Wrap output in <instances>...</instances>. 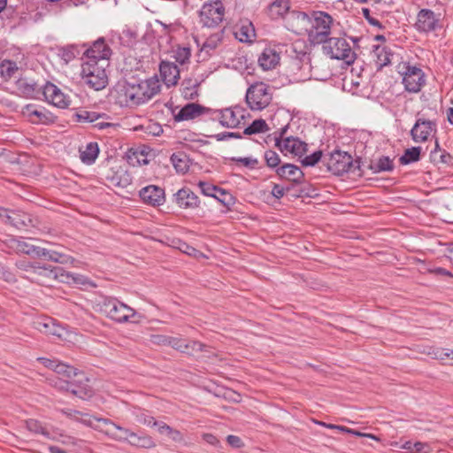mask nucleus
Masks as SVG:
<instances>
[{
  "label": "nucleus",
  "instance_id": "1",
  "mask_svg": "<svg viewBox=\"0 0 453 453\" xmlns=\"http://www.w3.org/2000/svg\"><path fill=\"white\" fill-rule=\"evenodd\" d=\"M160 81L157 77L138 81L120 80L111 90V96L120 106L134 107L145 104L160 91Z\"/></svg>",
  "mask_w": 453,
  "mask_h": 453
},
{
  "label": "nucleus",
  "instance_id": "2",
  "mask_svg": "<svg viewBox=\"0 0 453 453\" xmlns=\"http://www.w3.org/2000/svg\"><path fill=\"white\" fill-rule=\"evenodd\" d=\"M55 372L58 377L49 378V384L60 391L71 392L73 395L81 398L92 396V390L86 388L78 387L73 378L78 375V370L65 363L58 362Z\"/></svg>",
  "mask_w": 453,
  "mask_h": 453
},
{
  "label": "nucleus",
  "instance_id": "3",
  "mask_svg": "<svg viewBox=\"0 0 453 453\" xmlns=\"http://www.w3.org/2000/svg\"><path fill=\"white\" fill-rule=\"evenodd\" d=\"M29 280L42 286H50L54 280L67 284L76 283L85 285L87 283V280L81 275L67 273L61 267H53L41 265L40 263L36 265Z\"/></svg>",
  "mask_w": 453,
  "mask_h": 453
},
{
  "label": "nucleus",
  "instance_id": "4",
  "mask_svg": "<svg viewBox=\"0 0 453 453\" xmlns=\"http://www.w3.org/2000/svg\"><path fill=\"white\" fill-rule=\"evenodd\" d=\"M333 18L324 12H314L311 16V27L307 33L311 44L325 43L330 37Z\"/></svg>",
  "mask_w": 453,
  "mask_h": 453
},
{
  "label": "nucleus",
  "instance_id": "5",
  "mask_svg": "<svg viewBox=\"0 0 453 453\" xmlns=\"http://www.w3.org/2000/svg\"><path fill=\"white\" fill-rule=\"evenodd\" d=\"M101 309L109 319L118 323H135L141 319V316L133 308L115 298L105 299Z\"/></svg>",
  "mask_w": 453,
  "mask_h": 453
},
{
  "label": "nucleus",
  "instance_id": "6",
  "mask_svg": "<svg viewBox=\"0 0 453 453\" xmlns=\"http://www.w3.org/2000/svg\"><path fill=\"white\" fill-rule=\"evenodd\" d=\"M105 65L96 60H87L81 65V78L89 88L95 90L104 88L108 83Z\"/></svg>",
  "mask_w": 453,
  "mask_h": 453
},
{
  "label": "nucleus",
  "instance_id": "7",
  "mask_svg": "<svg viewBox=\"0 0 453 453\" xmlns=\"http://www.w3.org/2000/svg\"><path fill=\"white\" fill-rule=\"evenodd\" d=\"M273 100V89L265 82L251 84L246 92V103L251 111H262Z\"/></svg>",
  "mask_w": 453,
  "mask_h": 453
},
{
  "label": "nucleus",
  "instance_id": "8",
  "mask_svg": "<svg viewBox=\"0 0 453 453\" xmlns=\"http://www.w3.org/2000/svg\"><path fill=\"white\" fill-rule=\"evenodd\" d=\"M323 51L331 58L342 60L350 65L356 59V53L344 38L330 37L323 45Z\"/></svg>",
  "mask_w": 453,
  "mask_h": 453
},
{
  "label": "nucleus",
  "instance_id": "9",
  "mask_svg": "<svg viewBox=\"0 0 453 453\" xmlns=\"http://www.w3.org/2000/svg\"><path fill=\"white\" fill-rule=\"evenodd\" d=\"M225 8L220 0H210L204 3L199 12L200 23L207 27L219 26L224 19Z\"/></svg>",
  "mask_w": 453,
  "mask_h": 453
},
{
  "label": "nucleus",
  "instance_id": "10",
  "mask_svg": "<svg viewBox=\"0 0 453 453\" xmlns=\"http://www.w3.org/2000/svg\"><path fill=\"white\" fill-rule=\"evenodd\" d=\"M404 71L401 72L403 76V84L406 91L410 93H418L426 84V76L424 72L416 66L404 64Z\"/></svg>",
  "mask_w": 453,
  "mask_h": 453
},
{
  "label": "nucleus",
  "instance_id": "11",
  "mask_svg": "<svg viewBox=\"0 0 453 453\" xmlns=\"http://www.w3.org/2000/svg\"><path fill=\"white\" fill-rule=\"evenodd\" d=\"M2 242L7 248L17 253H23L35 258L42 257V255L44 254L42 248L33 245L21 238L19 239L14 236H8L3 240Z\"/></svg>",
  "mask_w": 453,
  "mask_h": 453
},
{
  "label": "nucleus",
  "instance_id": "12",
  "mask_svg": "<svg viewBox=\"0 0 453 453\" xmlns=\"http://www.w3.org/2000/svg\"><path fill=\"white\" fill-rule=\"evenodd\" d=\"M326 165L330 172L340 175L349 171L352 165V158L347 152L334 150L330 154Z\"/></svg>",
  "mask_w": 453,
  "mask_h": 453
},
{
  "label": "nucleus",
  "instance_id": "13",
  "mask_svg": "<svg viewBox=\"0 0 453 453\" xmlns=\"http://www.w3.org/2000/svg\"><path fill=\"white\" fill-rule=\"evenodd\" d=\"M311 17L305 12L293 11L287 19V27L296 35H306L311 27Z\"/></svg>",
  "mask_w": 453,
  "mask_h": 453
},
{
  "label": "nucleus",
  "instance_id": "14",
  "mask_svg": "<svg viewBox=\"0 0 453 453\" xmlns=\"http://www.w3.org/2000/svg\"><path fill=\"white\" fill-rule=\"evenodd\" d=\"M97 425L101 426L102 429H99L100 431L104 432L111 438L119 441L130 440L134 433L129 429L116 425L107 418H99Z\"/></svg>",
  "mask_w": 453,
  "mask_h": 453
},
{
  "label": "nucleus",
  "instance_id": "15",
  "mask_svg": "<svg viewBox=\"0 0 453 453\" xmlns=\"http://www.w3.org/2000/svg\"><path fill=\"white\" fill-rule=\"evenodd\" d=\"M276 146L285 153H290L294 156L302 157L307 152V144L298 138L293 136L281 140H276Z\"/></svg>",
  "mask_w": 453,
  "mask_h": 453
},
{
  "label": "nucleus",
  "instance_id": "16",
  "mask_svg": "<svg viewBox=\"0 0 453 453\" xmlns=\"http://www.w3.org/2000/svg\"><path fill=\"white\" fill-rule=\"evenodd\" d=\"M45 99L52 105L65 109L70 104V99L56 85L48 82L43 88Z\"/></svg>",
  "mask_w": 453,
  "mask_h": 453
},
{
  "label": "nucleus",
  "instance_id": "17",
  "mask_svg": "<svg viewBox=\"0 0 453 453\" xmlns=\"http://www.w3.org/2000/svg\"><path fill=\"white\" fill-rule=\"evenodd\" d=\"M35 327L42 334L48 336H55L58 339H65L67 334L66 329L51 318H45L36 321Z\"/></svg>",
  "mask_w": 453,
  "mask_h": 453
},
{
  "label": "nucleus",
  "instance_id": "18",
  "mask_svg": "<svg viewBox=\"0 0 453 453\" xmlns=\"http://www.w3.org/2000/svg\"><path fill=\"white\" fill-rule=\"evenodd\" d=\"M111 49L105 43L104 40L100 38L96 41L93 45L85 51L88 60H96L100 64H106L111 56Z\"/></svg>",
  "mask_w": 453,
  "mask_h": 453
},
{
  "label": "nucleus",
  "instance_id": "19",
  "mask_svg": "<svg viewBox=\"0 0 453 453\" xmlns=\"http://www.w3.org/2000/svg\"><path fill=\"white\" fill-rule=\"evenodd\" d=\"M139 195L145 203L152 206H159L165 202L164 189L155 185L142 188Z\"/></svg>",
  "mask_w": 453,
  "mask_h": 453
},
{
  "label": "nucleus",
  "instance_id": "20",
  "mask_svg": "<svg viewBox=\"0 0 453 453\" xmlns=\"http://www.w3.org/2000/svg\"><path fill=\"white\" fill-rule=\"evenodd\" d=\"M177 204L183 209H195L200 204L198 196L189 188H184L175 194Z\"/></svg>",
  "mask_w": 453,
  "mask_h": 453
},
{
  "label": "nucleus",
  "instance_id": "21",
  "mask_svg": "<svg viewBox=\"0 0 453 453\" xmlns=\"http://www.w3.org/2000/svg\"><path fill=\"white\" fill-rule=\"evenodd\" d=\"M169 346L173 349L187 354H194L198 351H203L206 346L199 342L191 341L187 342L185 340L170 337Z\"/></svg>",
  "mask_w": 453,
  "mask_h": 453
},
{
  "label": "nucleus",
  "instance_id": "22",
  "mask_svg": "<svg viewBox=\"0 0 453 453\" xmlns=\"http://www.w3.org/2000/svg\"><path fill=\"white\" fill-rule=\"evenodd\" d=\"M60 411L70 419L79 421L83 425L93 427L95 429H102L101 426L97 425V420L99 418H96L88 413H82L79 411L69 408L61 409Z\"/></svg>",
  "mask_w": 453,
  "mask_h": 453
},
{
  "label": "nucleus",
  "instance_id": "23",
  "mask_svg": "<svg viewBox=\"0 0 453 453\" xmlns=\"http://www.w3.org/2000/svg\"><path fill=\"white\" fill-rule=\"evenodd\" d=\"M437 23L434 12L428 9H422L417 17L415 24L416 28L421 32H430L434 30Z\"/></svg>",
  "mask_w": 453,
  "mask_h": 453
},
{
  "label": "nucleus",
  "instance_id": "24",
  "mask_svg": "<svg viewBox=\"0 0 453 453\" xmlns=\"http://www.w3.org/2000/svg\"><path fill=\"white\" fill-rule=\"evenodd\" d=\"M159 71L163 81L167 87L174 86L180 79V70L173 63L162 61L159 66Z\"/></svg>",
  "mask_w": 453,
  "mask_h": 453
},
{
  "label": "nucleus",
  "instance_id": "25",
  "mask_svg": "<svg viewBox=\"0 0 453 453\" xmlns=\"http://www.w3.org/2000/svg\"><path fill=\"white\" fill-rule=\"evenodd\" d=\"M23 113L28 118L29 121L34 124H48L53 121L50 114L31 104L25 107Z\"/></svg>",
  "mask_w": 453,
  "mask_h": 453
},
{
  "label": "nucleus",
  "instance_id": "26",
  "mask_svg": "<svg viewBox=\"0 0 453 453\" xmlns=\"http://www.w3.org/2000/svg\"><path fill=\"white\" fill-rule=\"evenodd\" d=\"M432 131V122L418 119L411 129V136L414 142H422L427 140Z\"/></svg>",
  "mask_w": 453,
  "mask_h": 453
},
{
  "label": "nucleus",
  "instance_id": "27",
  "mask_svg": "<svg viewBox=\"0 0 453 453\" xmlns=\"http://www.w3.org/2000/svg\"><path fill=\"white\" fill-rule=\"evenodd\" d=\"M242 119L243 115L239 110L226 108L220 111L219 122L224 127L234 128L240 125Z\"/></svg>",
  "mask_w": 453,
  "mask_h": 453
},
{
  "label": "nucleus",
  "instance_id": "28",
  "mask_svg": "<svg viewBox=\"0 0 453 453\" xmlns=\"http://www.w3.org/2000/svg\"><path fill=\"white\" fill-rule=\"evenodd\" d=\"M205 111V108L197 104H188L180 109L175 116L178 121L190 120L201 116Z\"/></svg>",
  "mask_w": 453,
  "mask_h": 453
},
{
  "label": "nucleus",
  "instance_id": "29",
  "mask_svg": "<svg viewBox=\"0 0 453 453\" xmlns=\"http://www.w3.org/2000/svg\"><path fill=\"white\" fill-rule=\"evenodd\" d=\"M277 174L280 178L289 180L293 182H301L303 173L301 169L292 164H285L276 170Z\"/></svg>",
  "mask_w": 453,
  "mask_h": 453
},
{
  "label": "nucleus",
  "instance_id": "30",
  "mask_svg": "<svg viewBox=\"0 0 453 453\" xmlns=\"http://www.w3.org/2000/svg\"><path fill=\"white\" fill-rule=\"evenodd\" d=\"M280 62L279 53L271 48H266L258 58L259 65L264 70L273 69Z\"/></svg>",
  "mask_w": 453,
  "mask_h": 453
},
{
  "label": "nucleus",
  "instance_id": "31",
  "mask_svg": "<svg viewBox=\"0 0 453 453\" xmlns=\"http://www.w3.org/2000/svg\"><path fill=\"white\" fill-rule=\"evenodd\" d=\"M372 53L378 69H381L391 63L393 54L388 47L380 45L374 46Z\"/></svg>",
  "mask_w": 453,
  "mask_h": 453
},
{
  "label": "nucleus",
  "instance_id": "32",
  "mask_svg": "<svg viewBox=\"0 0 453 453\" xmlns=\"http://www.w3.org/2000/svg\"><path fill=\"white\" fill-rule=\"evenodd\" d=\"M289 10V0H274L268 7L269 15L273 19L283 18Z\"/></svg>",
  "mask_w": 453,
  "mask_h": 453
},
{
  "label": "nucleus",
  "instance_id": "33",
  "mask_svg": "<svg viewBox=\"0 0 453 453\" xmlns=\"http://www.w3.org/2000/svg\"><path fill=\"white\" fill-rule=\"evenodd\" d=\"M81 159L87 165H91L96 159L99 148L96 142H89L84 149H80Z\"/></svg>",
  "mask_w": 453,
  "mask_h": 453
},
{
  "label": "nucleus",
  "instance_id": "34",
  "mask_svg": "<svg viewBox=\"0 0 453 453\" xmlns=\"http://www.w3.org/2000/svg\"><path fill=\"white\" fill-rule=\"evenodd\" d=\"M199 83L196 80L186 79L182 82V96L188 100H194L198 96Z\"/></svg>",
  "mask_w": 453,
  "mask_h": 453
},
{
  "label": "nucleus",
  "instance_id": "35",
  "mask_svg": "<svg viewBox=\"0 0 453 453\" xmlns=\"http://www.w3.org/2000/svg\"><path fill=\"white\" fill-rule=\"evenodd\" d=\"M128 442L133 446L141 447L144 449H151L156 446L154 440L150 435H139L135 433H133L130 440H128Z\"/></svg>",
  "mask_w": 453,
  "mask_h": 453
},
{
  "label": "nucleus",
  "instance_id": "36",
  "mask_svg": "<svg viewBox=\"0 0 453 453\" xmlns=\"http://www.w3.org/2000/svg\"><path fill=\"white\" fill-rule=\"evenodd\" d=\"M42 250L44 253L42 255V257H46L52 262L66 265V264H73L74 261L73 257L67 256L65 254L58 252L56 250H46L44 248H42Z\"/></svg>",
  "mask_w": 453,
  "mask_h": 453
},
{
  "label": "nucleus",
  "instance_id": "37",
  "mask_svg": "<svg viewBox=\"0 0 453 453\" xmlns=\"http://www.w3.org/2000/svg\"><path fill=\"white\" fill-rule=\"evenodd\" d=\"M221 40L222 35L220 33L211 35L203 42L201 48V53L210 56L211 51L215 50L219 47V45L221 42Z\"/></svg>",
  "mask_w": 453,
  "mask_h": 453
},
{
  "label": "nucleus",
  "instance_id": "38",
  "mask_svg": "<svg viewBox=\"0 0 453 453\" xmlns=\"http://www.w3.org/2000/svg\"><path fill=\"white\" fill-rule=\"evenodd\" d=\"M171 162L179 173H185L189 168L188 157L184 153L173 154Z\"/></svg>",
  "mask_w": 453,
  "mask_h": 453
},
{
  "label": "nucleus",
  "instance_id": "39",
  "mask_svg": "<svg viewBox=\"0 0 453 453\" xmlns=\"http://www.w3.org/2000/svg\"><path fill=\"white\" fill-rule=\"evenodd\" d=\"M37 264H38L37 262H30L27 260L22 259V260L16 262V267L20 272L21 276L24 279H27L29 280Z\"/></svg>",
  "mask_w": 453,
  "mask_h": 453
},
{
  "label": "nucleus",
  "instance_id": "40",
  "mask_svg": "<svg viewBox=\"0 0 453 453\" xmlns=\"http://www.w3.org/2000/svg\"><path fill=\"white\" fill-rule=\"evenodd\" d=\"M26 427L27 430L36 434H42L46 437H50V435L47 427L37 419L30 418L26 420Z\"/></svg>",
  "mask_w": 453,
  "mask_h": 453
},
{
  "label": "nucleus",
  "instance_id": "41",
  "mask_svg": "<svg viewBox=\"0 0 453 453\" xmlns=\"http://www.w3.org/2000/svg\"><path fill=\"white\" fill-rule=\"evenodd\" d=\"M269 131V127L266 124V122L262 119H256L254 120L251 125H250L248 127L244 129L243 134H259V133H265Z\"/></svg>",
  "mask_w": 453,
  "mask_h": 453
},
{
  "label": "nucleus",
  "instance_id": "42",
  "mask_svg": "<svg viewBox=\"0 0 453 453\" xmlns=\"http://www.w3.org/2000/svg\"><path fill=\"white\" fill-rule=\"evenodd\" d=\"M191 51L189 47H177L173 50V58L180 65H184L189 62Z\"/></svg>",
  "mask_w": 453,
  "mask_h": 453
},
{
  "label": "nucleus",
  "instance_id": "43",
  "mask_svg": "<svg viewBox=\"0 0 453 453\" xmlns=\"http://www.w3.org/2000/svg\"><path fill=\"white\" fill-rule=\"evenodd\" d=\"M420 155V148L419 147H412L411 149H407L404 154L400 157V162L403 165H407L412 162H416L419 159Z\"/></svg>",
  "mask_w": 453,
  "mask_h": 453
},
{
  "label": "nucleus",
  "instance_id": "44",
  "mask_svg": "<svg viewBox=\"0 0 453 453\" xmlns=\"http://www.w3.org/2000/svg\"><path fill=\"white\" fill-rule=\"evenodd\" d=\"M198 186L202 191V193L208 196H212L217 198V192L220 193L221 195H225V191L221 188H218L217 186L211 185L208 182L204 181H199Z\"/></svg>",
  "mask_w": 453,
  "mask_h": 453
},
{
  "label": "nucleus",
  "instance_id": "45",
  "mask_svg": "<svg viewBox=\"0 0 453 453\" xmlns=\"http://www.w3.org/2000/svg\"><path fill=\"white\" fill-rule=\"evenodd\" d=\"M112 180H114L115 185L122 188L128 186L132 181L130 174L123 169L118 170Z\"/></svg>",
  "mask_w": 453,
  "mask_h": 453
},
{
  "label": "nucleus",
  "instance_id": "46",
  "mask_svg": "<svg viewBox=\"0 0 453 453\" xmlns=\"http://www.w3.org/2000/svg\"><path fill=\"white\" fill-rule=\"evenodd\" d=\"M424 353L432 357L434 359L444 360L446 357H449L453 355V350L446 349L444 351V349L439 348L429 347Z\"/></svg>",
  "mask_w": 453,
  "mask_h": 453
},
{
  "label": "nucleus",
  "instance_id": "47",
  "mask_svg": "<svg viewBox=\"0 0 453 453\" xmlns=\"http://www.w3.org/2000/svg\"><path fill=\"white\" fill-rule=\"evenodd\" d=\"M372 168L376 172L390 171L393 169V163L388 157H381L373 163Z\"/></svg>",
  "mask_w": 453,
  "mask_h": 453
},
{
  "label": "nucleus",
  "instance_id": "48",
  "mask_svg": "<svg viewBox=\"0 0 453 453\" xmlns=\"http://www.w3.org/2000/svg\"><path fill=\"white\" fill-rule=\"evenodd\" d=\"M100 116L96 112L81 111L76 113V119L81 123H94L99 119Z\"/></svg>",
  "mask_w": 453,
  "mask_h": 453
},
{
  "label": "nucleus",
  "instance_id": "49",
  "mask_svg": "<svg viewBox=\"0 0 453 453\" xmlns=\"http://www.w3.org/2000/svg\"><path fill=\"white\" fill-rule=\"evenodd\" d=\"M254 35V29L250 26H242L236 33V36L241 42L251 41Z\"/></svg>",
  "mask_w": 453,
  "mask_h": 453
},
{
  "label": "nucleus",
  "instance_id": "50",
  "mask_svg": "<svg viewBox=\"0 0 453 453\" xmlns=\"http://www.w3.org/2000/svg\"><path fill=\"white\" fill-rule=\"evenodd\" d=\"M265 159L267 166L271 168L277 167L280 163V156L273 150H266L265 152Z\"/></svg>",
  "mask_w": 453,
  "mask_h": 453
},
{
  "label": "nucleus",
  "instance_id": "51",
  "mask_svg": "<svg viewBox=\"0 0 453 453\" xmlns=\"http://www.w3.org/2000/svg\"><path fill=\"white\" fill-rule=\"evenodd\" d=\"M232 160L236 162L238 165L245 166L250 169L256 168L258 164V160L252 157H233Z\"/></svg>",
  "mask_w": 453,
  "mask_h": 453
},
{
  "label": "nucleus",
  "instance_id": "52",
  "mask_svg": "<svg viewBox=\"0 0 453 453\" xmlns=\"http://www.w3.org/2000/svg\"><path fill=\"white\" fill-rule=\"evenodd\" d=\"M17 214L12 212L10 214V212L0 207V218L3 219L5 222L10 223L11 225L19 227V222L16 219Z\"/></svg>",
  "mask_w": 453,
  "mask_h": 453
},
{
  "label": "nucleus",
  "instance_id": "53",
  "mask_svg": "<svg viewBox=\"0 0 453 453\" xmlns=\"http://www.w3.org/2000/svg\"><path fill=\"white\" fill-rule=\"evenodd\" d=\"M321 157H322L321 150L315 151L311 155L306 156L302 160V165L303 166H313L320 160Z\"/></svg>",
  "mask_w": 453,
  "mask_h": 453
},
{
  "label": "nucleus",
  "instance_id": "54",
  "mask_svg": "<svg viewBox=\"0 0 453 453\" xmlns=\"http://www.w3.org/2000/svg\"><path fill=\"white\" fill-rule=\"evenodd\" d=\"M1 72L3 74H5L9 77H11L14 73L15 71H17V66H16V64L13 63V62H11V61H7V62H4L1 65Z\"/></svg>",
  "mask_w": 453,
  "mask_h": 453
},
{
  "label": "nucleus",
  "instance_id": "55",
  "mask_svg": "<svg viewBox=\"0 0 453 453\" xmlns=\"http://www.w3.org/2000/svg\"><path fill=\"white\" fill-rule=\"evenodd\" d=\"M169 336L162 335V334H152L150 336V342L153 344L157 345H169Z\"/></svg>",
  "mask_w": 453,
  "mask_h": 453
},
{
  "label": "nucleus",
  "instance_id": "56",
  "mask_svg": "<svg viewBox=\"0 0 453 453\" xmlns=\"http://www.w3.org/2000/svg\"><path fill=\"white\" fill-rule=\"evenodd\" d=\"M414 452L413 453H431L432 448L429 444L424 442H415L413 444Z\"/></svg>",
  "mask_w": 453,
  "mask_h": 453
},
{
  "label": "nucleus",
  "instance_id": "57",
  "mask_svg": "<svg viewBox=\"0 0 453 453\" xmlns=\"http://www.w3.org/2000/svg\"><path fill=\"white\" fill-rule=\"evenodd\" d=\"M0 278L7 282H14L16 280L15 275L8 269L2 266L0 268Z\"/></svg>",
  "mask_w": 453,
  "mask_h": 453
},
{
  "label": "nucleus",
  "instance_id": "58",
  "mask_svg": "<svg viewBox=\"0 0 453 453\" xmlns=\"http://www.w3.org/2000/svg\"><path fill=\"white\" fill-rule=\"evenodd\" d=\"M37 361L42 363L46 368H49L54 372L58 362L57 359H49L46 357H38Z\"/></svg>",
  "mask_w": 453,
  "mask_h": 453
},
{
  "label": "nucleus",
  "instance_id": "59",
  "mask_svg": "<svg viewBox=\"0 0 453 453\" xmlns=\"http://www.w3.org/2000/svg\"><path fill=\"white\" fill-rule=\"evenodd\" d=\"M314 422L316 424L321 426H324V427H326V428H329V429H335V430H338V431H341V432H349L348 430V427H346V426L334 425V424H327V423H325L323 421H317V420H315Z\"/></svg>",
  "mask_w": 453,
  "mask_h": 453
},
{
  "label": "nucleus",
  "instance_id": "60",
  "mask_svg": "<svg viewBox=\"0 0 453 453\" xmlns=\"http://www.w3.org/2000/svg\"><path fill=\"white\" fill-rule=\"evenodd\" d=\"M226 441L234 448H241L243 445L241 438L236 435H228L226 437Z\"/></svg>",
  "mask_w": 453,
  "mask_h": 453
},
{
  "label": "nucleus",
  "instance_id": "61",
  "mask_svg": "<svg viewBox=\"0 0 453 453\" xmlns=\"http://www.w3.org/2000/svg\"><path fill=\"white\" fill-rule=\"evenodd\" d=\"M153 426H157L158 432L160 434H168L170 433V431L172 430V427L170 426H168L163 422L153 421Z\"/></svg>",
  "mask_w": 453,
  "mask_h": 453
},
{
  "label": "nucleus",
  "instance_id": "62",
  "mask_svg": "<svg viewBox=\"0 0 453 453\" xmlns=\"http://www.w3.org/2000/svg\"><path fill=\"white\" fill-rule=\"evenodd\" d=\"M286 189L278 184H275L272 189V194L276 198H281L285 195Z\"/></svg>",
  "mask_w": 453,
  "mask_h": 453
},
{
  "label": "nucleus",
  "instance_id": "63",
  "mask_svg": "<svg viewBox=\"0 0 453 453\" xmlns=\"http://www.w3.org/2000/svg\"><path fill=\"white\" fill-rule=\"evenodd\" d=\"M137 155H138V151L135 150H129L127 154V160L129 162V164L134 165L135 163H139V159L137 158Z\"/></svg>",
  "mask_w": 453,
  "mask_h": 453
},
{
  "label": "nucleus",
  "instance_id": "64",
  "mask_svg": "<svg viewBox=\"0 0 453 453\" xmlns=\"http://www.w3.org/2000/svg\"><path fill=\"white\" fill-rule=\"evenodd\" d=\"M168 435L174 441H179L180 442V441H183V436H182L181 433L180 431H178V430L173 429V428H172V430L170 431Z\"/></svg>",
  "mask_w": 453,
  "mask_h": 453
}]
</instances>
